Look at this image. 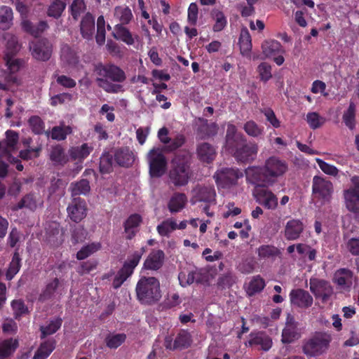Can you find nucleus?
Here are the masks:
<instances>
[{
    "label": "nucleus",
    "instance_id": "obj_1",
    "mask_svg": "<svg viewBox=\"0 0 359 359\" xmlns=\"http://www.w3.org/2000/svg\"><path fill=\"white\" fill-rule=\"evenodd\" d=\"M95 72L98 76L96 79L97 86L105 92L118 93L124 91L120 83L125 82L127 76L120 67L112 63H98L95 67Z\"/></svg>",
    "mask_w": 359,
    "mask_h": 359
},
{
    "label": "nucleus",
    "instance_id": "obj_2",
    "mask_svg": "<svg viewBox=\"0 0 359 359\" xmlns=\"http://www.w3.org/2000/svg\"><path fill=\"white\" fill-rule=\"evenodd\" d=\"M137 299L142 304H151L161 297L159 281L154 277H142L136 285Z\"/></svg>",
    "mask_w": 359,
    "mask_h": 359
},
{
    "label": "nucleus",
    "instance_id": "obj_3",
    "mask_svg": "<svg viewBox=\"0 0 359 359\" xmlns=\"http://www.w3.org/2000/svg\"><path fill=\"white\" fill-rule=\"evenodd\" d=\"M168 135L169 130L166 127H163L158 130L157 136L163 146L154 147L150 150L147 157H165L164 152H172L180 148L186 142V138L182 134H177L172 139Z\"/></svg>",
    "mask_w": 359,
    "mask_h": 359
},
{
    "label": "nucleus",
    "instance_id": "obj_4",
    "mask_svg": "<svg viewBox=\"0 0 359 359\" xmlns=\"http://www.w3.org/2000/svg\"><path fill=\"white\" fill-rule=\"evenodd\" d=\"M331 340L332 337L327 333H316L304 343L303 352L310 357L321 355L327 351Z\"/></svg>",
    "mask_w": 359,
    "mask_h": 359
},
{
    "label": "nucleus",
    "instance_id": "obj_5",
    "mask_svg": "<svg viewBox=\"0 0 359 359\" xmlns=\"http://www.w3.org/2000/svg\"><path fill=\"white\" fill-rule=\"evenodd\" d=\"M243 176V172L238 169L222 168L215 173L214 178L219 187L230 188L236 185Z\"/></svg>",
    "mask_w": 359,
    "mask_h": 359
},
{
    "label": "nucleus",
    "instance_id": "obj_6",
    "mask_svg": "<svg viewBox=\"0 0 359 359\" xmlns=\"http://www.w3.org/2000/svg\"><path fill=\"white\" fill-rule=\"evenodd\" d=\"M245 176L248 182L257 187L270 185L273 182L266 170V166H250L245 170Z\"/></svg>",
    "mask_w": 359,
    "mask_h": 359
},
{
    "label": "nucleus",
    "instance_id": "obj_7",
    "mask_svg": "<svg viewBox=\"0 0 359 359\" xmlns=\"http://www.w3.org/2000/svg\"><path fill=\"white\" fill-rule=\"evenodd\" d=\"M309 288L316 298L323 302H327L333 294V288L330 283L322 279L311 278Z\"/></svg>",
    "mask_w": 359,
    "mask_h": 359
},
{
    "label": "nucleus",
    "instance_id": "obj_8",
    "mask_svg": "<svg viewBox=\"0 0 359 359\" xmlns=\"http://www.w3.org/2000/svg\"><path fill=\"white\" fill-rule=\"evenodd\" d=\"M32 57L39 61H48L52 55L53 46L47 39L32 42L29 46Z\"/></svg>",
    "mask_w": 359,
    "mask_h": 359
},
{
    "label": "nucleus",
    "instance_id": "obj_9",
    "mask_svg": "<svg viewBox=\"0 0 359 359\" xmlns=\"http://www.w3.org/2000/svg\"><path fill=\"white\" fill-rule=\"evenodd\" d=\"M312 190L315 198L329 201L333 192V186L325 178L315 176L313 179Z\"/></svg>",
    "mask_w": 359,
    "mask_h": 359
},
{
    "label": "nucleus",
    "instance_id": "obj_10",
    "mask_svg": "<svg viewBox=\"0 0 359 359\" xmlns=\"http://www.w3.org/2000/svg\"><path fill=\"white\" fill-rule=\"evenodd\" d=\"M182 158H172V168L170 178L175 185H184L188 182L189 168L182 161Z\"/></svg>",
    "mask_w": 359,
    "mask_h": 359
},
{
    "label": "nucleus",
    "instance_id": "obj_11",
    "mask_svg": "<svg viewBox=\"0 0 359 359\" xmlns=\"http://www.w3.org/2000/svg\"><path fill=\"white\" fill-rule=\"evenodd\" d=\"M173 338L170 335H168L165 338L164 346L166 349L175 350L188 348L192 343V337L191 334L187 330H180L175 337L174 342Z\"/></svg>",
    "mask_w": 359,
    "mask_h": 359
},
{
    "label": "nucleus",
    "instance_id": "obj_12",
    "mask_svg": "<svg viewBox=\"0 0 359 359\" xmlns=\"http://www.w3.org/2000/svg\"><path fill=\"white\" fill-rule=\"evenodd\" d=\"M253 196L256 201L269 210H275L278 207V198L271 191L257 187L253 191Z\"/></svg>",
    "mask_w": 359,
    "mask_h": 359
},
{
    "label": "nucleus",
    "instance_id": "obj_13",
    "mask_svg": "<svg viewBox=\"0 0 359 359\" xmlns=\"http://www.w3.org/2000/svg\"><path fill=\"white\" fill-rule=\"evenodd\" d=\"M67 292V287L65 284L55 278L47 283L45 289L40 294L39 299L46 301L48 299H59Z\"/></svg>",
    "mask_w": 359,
    "mask_h": 359
},
{
    "label": "nucleus",
    "instance_id": "obj_14",
    "mask_svg": "<svg viewBox=\"0 0 359 359\" xmlns=\"http://www.w3.org/2000/svg\"><path fill=\"white\" fill-rule=\"evenodd\" d=\"M351 180L353 186L344 191V198L347 209L356 212L359 210V181L355 177Z\"/></svg>",
    "mask_w": 359,
    "mask_h": 359
},
{
    "label": "nucleus",
    "instance_id": "obj_15",
    "mask_svg": "<svg viewBox=\"0 0 359 359\" xmlns=\"http://www.w3.org/2000/svg\"><path fill=\"white\" fill-rule=\"evenodd\" d=\"M68 217L74 222H79L87 215V206L84 200L74 198L67 208Z\"/></svg>",
    "mask_w": 359,
    "mask_h": 359
},
{
    "label": "nucleus",
    "instance_id": "obj_16",
    "mask_svg": "<svg viewBox=\"0 0 359 359\" xmlns=\"http://www.w3.org/2000/svg\"><path fill=\"white\" fill-rule=\"evenodd\" d=\"M215 196L216 192L213 187H197L193 190L191 202L192 204H195L197 202L215 204Z\"/></svg>",
    "mask_w": 359,
    "mask_h": 359
},
{
    "label": "nucleus",
    "instance_id": "obj_17",
    "mask_svg": "<svg viewBox=\"0 0 359 359\" xmlns=\"http://www.w3.org/2000/svg\"><path fill=\"white\" fill-rule=\"evenodd\" d=\"M301 336L300 330L297 327L294 317L287 314L285 327L282 332V341L283 343H291L299 339Z\"/></svg>",
    "mask_w": 359,
    "mask_h": 359
},
{
    "label": "nucleus",
    "instance_id": "obj_18",
    "mask_svg": "<svg viewBox=\"0 0 359 359\" xmlns=\"http://www.w3.org/2000/svg\"><path fill=\"white\" fill-rule=\"evenodd\" d=\"M200 124L196 129V137L199 140H206L215 136L218 132V126L216 123H208L203 118H198Z\"/></svg>",
    "mask_w": 359,
    "mask_h": 359
},
{
    "label": "nucleus",
    "instance_id": "obj_19",
    "mask_svg": "<svg viewBox=\"0 0 359 359\" xmlns=\"http://www.w3.org/2000/svg\"><path fill=\"white\" fill-rule=\"evenodd\" d=\"M5 134L6 139L0 142L3 144V154L6 157H13V154L18 149L19 134L13 130H8Z\"/></svg>",
    "mask_w": 359,
    "mask_h": 359
},
{
    "label": "nucleus",
    "instance_id": "obj_20",
    "mask_svg": "<svg viewBox=\"0 0 359 359\" xmlns=\"http://www.w3.org/2000/svg\"><path fill=\"white\" fill-rule=\"evenodd\" d=\"M333 280L339 290L348 291L353 283V273L348 269H340L334 273Z\"/></svg>",
    "mask_w": 359,
    "mask_h": 359
},
{
    "label": "nucleus",
    "instance_id": "obj_21",
    "mask_svg": "<svg viewBox=\"0 0 359 359\" xmlns=\"http://www.w3.org/2000/svg\"><path fill=\"white\" fill-rule=\"evenodd\" d=\"M112 36L118 41H121L128 46H132L135 41L140 40V36L137 34L133 35L131 32L121 24H117L114 26V31Z\"/></svg>",
    "mask_w": 359,
    "mask_h": 359
},
{
    "label": "nucleus",
    "instance_id": "obj_22",
    "mask_svg": "<svg viewBox=\"0 0 359 359\" xmlns=\"http://www.w3.org/2000/svg\"><path fill=\"white\" fill-rule=\"evenodd\" d=\"M265 166L271 179L283 175L287 169L285 161L280 158H268Z\"/></svg>",
    "mask_w": 359,
    "mask_h": 359
},
{
    "label": "nucleus",
    "instance_id": "obj_23",
    "mask_svg": "<svg viewBox=\"0 0 359 359\" xmlns=\"http://www.w3.org/2000/svg\"><path fill=\"white\" fill-rule=\"evenodd\" d=\"M80 32L82 37L88 41L92 40L95 34V18L88 12L80 22Z\"/></svg>",
    "mask_w": 359,
    "mask_h": 359
},
{
    "label": "nucleus",
    "instance_id": "obj_24",
    "mask_svg": "<svg viewBox=\"0 0 359 359\" xmlns=\"http://www.w3.org/2000/svg\"><path fill=\"white\" fill-rule=\"evenodd\" d=\"M290 301L294 305L299 307L306 308L311 306L313 304V298L310 294L304 290H292L290 294Z\"/></svg>",
    "mask_w": 359,
    "mask_h": 359
},
{
    "label": "nucleus",
    "instance_id": "obj_25",
    "mask_svg": "<svg viewBox=\"0 0 359 359\" xmlns=\"http://www.w3.org/2000/svg\"><path fill=\"white\" fill-rule=\"evenodd\" d=\"M304 230V224L299 219L289 220L285 226V238L288 241H294L299 238Z\"/></svg>",
    "mask_w": 359,
    "mask_h": 359
},
{
    "label": "nucleus",
    "instance_id": "obj_26",
    "mask_svg": "<svg viewBox=\"0 0 359 359\" xmlns=\"http://www.w3.org/2000/svg\"><path fill=\"white\" fill-rule=\"evenodd\" d=\"M248 344L263 351H269L272 346L271 339L264 332L252 333Z\"/></svg>",
    "mask_w": 359,
    "mask_h": 359
},
{
    "label": "nucleus",
    "instance_id": "obj_27",
    "mask_svg": "<svg viewBox=\"0 0 359 359\" xmlns=\"http://www.w3.org/2000/svg\"><path fill=\"white\" fill-rule=\"evenodd\" d=\"M133 158H100V171L104 174L110 172L116 162L121 166L128 167L132 163Z\"/></svg>",
    "mask_w": 359,
    "mask_h": 359
},
{
    "label": "nucleus",
    "instance_id": "obj_28",
    "mask_svg": "<svg viewBox=\"0 0 359 359\" xmlns=\"http://www.w3.org/2000/svg\"><path fill=\"white\" fill-rule=\"evenodd\" d=\"M164 261V252L162 250H153L144 263L145 269L157 270L160 269Z\"/></svg>",
    "mask_w": 359,
    "mask_h": 359
},
{
    "label": "nucleus",
    "instance_id": "obj_29",
    "mask_svg": "<svg viewBox=\"0 0 359 359\" xmlns=\"http://www.w3.org/2000/svg\"><path fill=\"white\" fill-rule=\"evenodd\" d=\"M142 217L138 214L131 215L124 223V231L128 239L133 238L138 231Z\"/></svg>",
    "mask_w": 359,
    "mask_h": 359
},
{
    "label": "nucleus",
    "instance_id": "obj_30",
    "mask_svg": "<svg viewBox=\"0 0 359 359\" xmlns=\"http://www.w3.org/2000/svg\"><path fill=\"white\" fill-rule=\"evenodd\" d=\"M187 203V198L185 194L182 193L174 194L168 203V210L171 213L180 212L184 208Z\"/></svg>",
    "mask_w": 359,
    "mask_h": 359
},
{
    "label": "nucleus",
    "instance_id": "obj_31",
    "mask_svg": "<svg viewBox=\"0 0 359 359\" xmlns=\"http://www.w3.org/2000/svg\"><path fill=\"white\" fill-rule=\"evenodd\" d=\"M144 253V248H142L139 250H137L132 255H129L122 267L123 271H126L128 274L132 275L135 268L139 264Z\"/></svg>",
    "mask_w": 359,
    "mask_h": 359
},
{
    "label": "nucleus",
    "instance_id": "obj_32",
    "mask_svg": "<svg viewBox=\"0 0 359 359\" xmlns=\"http://www.w3.org/2000/svg\"><path fill=\"white\" fill-rule=\"evenodd\" d=\"M241 138L237 134V128L236 126L232 123L227 125L226 133V144L229 149L238 150V140Z\"/></svg>",
    "mask_w": 359,
    "mask_h": 359
},
{
    "label": "nucleus",
    "instance_id": "obj_33",
    "mask_svg": "<svg viewBox=\"0 0 359 359\" xmlns=\"http://www.w3.org/2000/svg\"><path fill=\"white\" fill-rule=\"evenodd\" d=\"M238 43L241 53L243 55H248L252 50V39L248 29L246 27L241 30Z\"/></svg>",
    "mask_w": 359,
    "mask_h": 359
},
{
    "label": "nucleus",
    "instance_id": "obj_34",
    "mask_svg": "<svg viewBox=\"0 0 359 359\" xmlns=\"http://www.w3.org/2000/svg\"><path fill=\"white\" fill-rule=\"evenodd\" d=\"M281 43L276 40H266L262 44V53L265 57H272L282 51Z\"/></svg>",
    "mask_w": 359,
    "mask_h": 359
},
{
    "label": "nucleus",
    "instance_id": "obj_35",
    "mask_svg": "<svg viewBox=\"0 0 359 359\" xmlns=\"http://www.w3.org/2000/svg\"><path fill=\"white\" fill-rule=\"evenodd\" d=\"M13 13L11 7L7 6H0V29L7 30L13 25Z\"/></svg>",
    "mask_w": 359,
    "mask_h": 359
},
{
    "label": "nucleus",
    "instance_id": "obj_36",
    "mask_svg": "<svg viewBox=\"0 0 359 359\" xmlns=\"http://www.w3.org/2000/svg\"><path fill=\"white\" fill-rule=\"evenodd\" d=\"M55 348V341L53 339L46 340L41 344L33 359H46Z\"/></svg>",
    "mask_w": 359,
    "mask_h": 359
},
{
    "label": "nucleus",
    "instance_id": "obj_37",
    "mask_svg": "<svg viewBox=\"0 0 359 359\" xmlns=\"http://www.w3.org/2000/svg\"><path fill=\"white\" fill-rule=\"evenodd\" d=\"M211 18L214 20L215 24L212 30L215 32L222 31L227 25V19L224 13L217 8L212 10L210 13Z\"/></svg>",
    "mask_w": 359,
    "mask_h": 359
},
{
    "label": "nucleus",
    "instance_id": "obj_38",
    "mask_svg": "<svg viewBox=\"0 0 359 359\" xmlns=\"http://www.w3.org/2000/svg\"><path fill=\"white\" fill-rule=\"evenodd\" d=\"M149 172L151 177H160L166 170L165 158H150Z\"/></svg>",
    "mask_w": 359,
    "mask_h": 359
},
{
    "label": "nucleus",
    "instance_id": "obj_39",
    "mask_svg": "<svg viewBox=\"0 0 359 359\" xmlns=\"http://www.w3.org/2000/svg\"><path fill=\"white\" fill-rule=\"evenodd\" d=\"M43 201L39 196L34 194H28L26 196H25L19 203L18 208H27L31 210H34L38 206L41 205Z\"/></svg>",
    "mask_w": 359,
    "mask_h": 359
},
{
    "label": "nucleus",
    "instance_id": "obj_40",
    "mask_svg": "<svg viewBox=\"0 0 359 359\" xmlns=\"http://www.w3.org/2000/svg\"><path fill=\"white\" fill-rule=\"evenodd\" d=\"M264 287V280L260 276H255L249 282L246 287V292L249 296H252L256 293L262 292Z\"/></svg>",
    "mask_w": 359,
    "mask_h": 359
},
{
    "label": "nucleus",
    "instance_id": "obj_41",
    "mask_svg": "<svg viewBox=\"0 0 359 359\" xmlns=\"http://www.w3.org/2000/svg\"><path fill=\"white\" fill-rule=\"evenodd\" d=\"M18 346L17 339H8L0 344V359H4L11 355Z\"/></svg>",
    "mask_w": 359,
    "mask_h": 359
},
{
    "label": "nucleus",
    "instance_id": "obj_42",
    "mask_svg": "<svg viewBox=\"0 0 359 359\" xmlns=\"http://www.w3.org/2000/svg\"><path fill=\"white\" fill-rule=\"evenodd\" d=\"M66 6L67 3L64 1L51 0V3L47 11V15L49 17L58 19L65 10Z\"/></svg>",
    "mask_w": 359,
    "mask_h": 359
},
{
    "label": "nucleus",
    "instance_id": "obj_43",
    "mask_svg": "<svg viewBox=\"0 0 359 359\" xmlns=\"http://www.w3.org/2000/svg\"><path fill=\"white\" fill-rule=\"evenodd\" d=\"M198 273L193 269H184L178 276L180 284L182 287H186L194 283L198 280Z\"/></svg>",
    "mask_w": 359,
    "mask_h": 359
},
{
    "label": "nucleus",
    "instance_id": "obj_44",
    "mask_svg": "<svg viewBox=\"0 0 359 359\" xmlns=\"http://www.w3.org/2000/svg\"><path fill=\"white\" fill-rule=\"evenodd\" d=\"M114 16L120 20V24L125 25L131 21L133 13L128 6H116L114 9Z\"/></svg>",
    "mask_w": 359,
    "mask_h": 359
},
{
    "label": "nucleus",
    "instance_id": "obj_45",
    "mask_svg": "<svg viewBox=\"0 0 359 359\" xmlns=\"http://www.w3.org/2000/svg\"><path fill=\"white\" fill-rule=\"evenodd\" d=\"M32 139L31 137H24L20 141V144L23 146V149L20 151L18 157H30L32 153L38 155V152L41 150L39 147H31Z\"/></svg>",
    "mask_w": 359,
    "mask_h": 359
},
{
    "label": "nucleus",
    "instance_id": "obj_46",
    "mask_svg": "<svg viewBox=\"0 0 359 359\" xmlns=\"http://www.w3.org/2000/svg\"><path fill=\"white\" fill-rule=\"evenodd\" d=\"M342 119L346 126H347L350 130H353L355 128V106L353 102L350 103L347 110L344 111Z\"/></svg>",
    "mask_w": 359,
    "mask_h": 359
},
{
    "label": "nucleus",
    "instance_id": "obj_47",
    "mask_svg": "<svg viewBox=\"0 0 359 359\" xmlns=\"http://www.w3.org/2000/svg\"><path fill=\"white\" fill-rule=\"evenodd\" d=\"M101 248L100 243L95 242L83 246L76 254V258L79 260L84 259L97 252Z\"/></svg>",
    "mask_w": 359,
    "mask_h": 359
},
{
    "label": "nucleus",
    "instance_id": "obj_48",
    "mask_svg": "<svg viewBox=\"0 0 359 359\" xmlns=\"http://www.w3.org/2000/svg\"><path fill=\"white\" fill-rule=\"evenodd\" d=\"M177 222L172 219H168L157 226V231L161 236H168L176 230Z\"/></svg>",
    "mask_w": 359,
    "mask_h": 359
},
{
    "label": "nucleus",
    "instance_id": "obj_49",
    "mask_svg": "<svg viewBox=\"0 0 359 359\" xmlns=\"http://www.w3.org/2000/svg\"><path fill=\"white\" fill-rule=\"evenodd\" d=\"M72 133V129L70 126H54L52 128L50 137L53 140L57 141L65 140L67 135Z\"/></svg>",
    "mask_w": 359,
    "mask_h": 359
},
{
    "label": "nucleus",
    "instance_id": "obj_50",
    "mask_svg": "<svg viewBox=\"0 0 359 359\" xmlns=\"http://www.w3.org/2000/svg\"><path fill=\"white\" fill-rule=\"evenodd\" d=\"M93 147L88 143L81 146L73 147L70 149V157H87L93 151Z\"/></svg>",
    "mask_w": 359,
    "mask_h": 359
},
{
    "label": "nucleus",
    "instance_id": "obj_51",
    "mask_svg": "<svg viewBox=\"0 0 359 359\" xmlns=\"http://www.w3.org/2000/svg\"><path fill=\"white\" fill-rule=\"evenodd\" d=\"M126 339V335L123 333L109 334L105 339L106 345L109 348H117Z\"/></svg>",
    "mask_w": 359,
    "mask_h": 359
},
{
    "label": "nucleus",
    "instance_id": "obj_52",
    "mask_svg": "<svg viewBox=\"0 0 359 359\" xmlns=\"http://www.w3.org/2000/svg\"><path fill=\"white\" fill-rule=\"evenodd\" d=\"M257 252L259 258L261 259L273 258L278 253V250L276 247L269 245H261L257 248Z\"/></svg>",
    "mask_w": 359,
    "mask_h": 359
},
{
    "label": "nucleus",
    "instance_id": "obj_53",
    "mask_svg": "<svg viewBox=\"0 0 359 359\" xmlns=\"http://www.w3.org/2000/svg\"><path fill=\"white\" fill-rule=\"evenodd\" d=\"M198 157H212L216 155V148L208 142H203L197 146Z\"/></svg>",
    "mask_w": 359,
    "mask_h": 359
},
{
    "label": "nucleus",
    "instance_id": "obj_54",
    "mask_svg": "<svg viewBox=\"0 0 359 359\" xmlns=\"http://www.w3.org/2000/svg\"><path fill=\"white\" fill-rule=\"evenodd\" d=\"M90 189L89 182L86 180H81L71 185L72 194L73 196L81 194L86 195L90 191Z\"/></svg>",
    "mask_w": 359,
    "mask_h": 359
},
{
    "label": "nucleus",
    "instance_id": "obj_55",
    "mask_svg": "<svg viewBox=\"0 0 359 359\" xmlns=\"http://www.w3.org/2000/svg\"><path fill=\"white\" fill-rule=\"evenodd\" d=\"M306 120L313 130L321 127L325 123V118L317 112H309L306 114Z\"/></svg>",
    "mask_w": 359,
    "mask_h": 359
},
{
    "label": "nucleus",
    "instance_id": "obj_56",
    "mask_svg": "<svg viewBox=\"0 0 359 359\" xmlns=\"http://www.w3.org/2000/svg\"><path fill=\"white\" fill-rule=\"evenodd\" d=\"M28 123L34 134L41 135L44 132L45 123L39 116H32L28 120Z\"/></svg>",
    "mask_w": 359,
    "mask_h": 359
},
{
    "label": "nucleus",
    "instance_id": "obj_57",
    "mask_svg": "<svg viewBox=\"0 0 359 359\" xmlns=\"http://www.w3.org/2000/svg\"><path fill=\"white\" fill-rule=\"evenodd\" d=\"M4 59L9 72L15 74L20 70L22 66V60L20 59H13L12 55H11L8 53L5 54Z\"/></svg>",
    "mask_w": 359,
    "mask_h": 359
},
{
    "label": "nucleus",
    "instance_id": "obj_58",
    "mask_svg": "<svg viewBox=\"0 0 359 359\" xmlns=\"http://www.w3.org/2000/svg\"><path fill=\"white\" fill-rule=\"evenodd\" d=\"M20 268V258L19 254L15 252L13 256L9 267L6 272V278L11 280L14 276L19 271Z\"/></svg>",
    "mask_w": 359,
    "mask_h": 359
},
{
    "label": "nucleus",
    "instance_id": "obj_59",
    "mask_svg": "<svg viewBox=\"0 0 359 359\" xmlns=\"http://www.w3.org/2000/svg\"><path fill=\"white\" fill-rule=\"evenodd\" d=\"M62 320L60 318H56L51 320L48 325L41 327V337H45L47 335L53 334L57 331L61 327Z\"/></svg>",
    "mask_w": 359,
    "mask_h": 359
},
{
    "label": "nucleus",
    "instance_id": "obj_60",
    "mask_svg": "<svg viewBox=\"0 0 359 359\" xmlns=\"http://www.w3.org/2000/svg\"><path fill=\"white\" fill-rule=\"evenodd\" d=\"M271 65L267 62H262L257 67L260 81L266 83L272 78Z\"/></svg>",
    "mask_w": 359,
    "mask_h": 359
},
{
    "label": "nucleus",
    "instance_id": "obj_61",
    "mask_svg": "<svg viewBox=\"0 0 359 359\" xmlns=\"http://www.w3.org/2000/svg\"><path fill=\"white\" fill-rule=\"evenodd\" d=\"M11 307L15 318L28 313V308L21 299H15L11 302Z\"/></svg>",
    "mask_w": 359,
    "mask_h": 359
},
{
    "label": "nucleus",
    "instance_id": "obj_62",
    "mask_svg": "<svg viewBox=\"0 0 359 359\" xmlns=\"http://www.w3.org/2000/svg\"><path fill=\"white\" fill-rule=\"evenodd\" d=\"M86 9L84 0H73L70 12L74 20H77L81 13Z\"/></svg>",
    "mask_w": 359,
    "mask_h": 359
},
{
    "label": "nucleus",
    "instance_id": "obj_63",
    "mask_svg": "<svg viewBox=\"0 0 359 359\" xmlns=\"http://www.w3.org/2000/svg\"><path fill=\"white\" fill-rule=\"evenodd\" d=\"M241 154H244L245 157L256 155L258 151V147L255 142H245L241 147H238V150Z\"/></svg>",
    "mask_w": 359,
    "mask_h": 359
},
{
    "label": "nucleus",
    "instance_id": "obj_64",
    "mask_svg": "<svg viewBox=\"0 0 359 359\" xmlns=\"http://www.w3.org/2000/svg\"><path fill=\"white\" fill-rule=\"evenodd\" d=\"M243 129L248 135L252 137H258L262 133V129L254 121H247Z\"/></svg>",
    "mask_w": 359,
    "mask_h": 359
}]
</instances>
